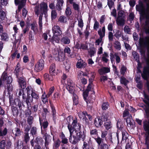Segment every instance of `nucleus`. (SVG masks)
Listing matches in <instances>:
<instances>
[{
  "label": "nucleus",
  "mask_w": 149,
  "mask_h": 149,
  "mask_svg": "<svg viewBox=\"0 0 149 149\" xmlns=\"http://www.w3.org/2000/svg\"><path fill=\"white\" fill-rule=\"evenodd\" d=\"M127 133L125 131L122 132V139L123 140H125L127 139Z\"/></svg>",
  "instance_id": "obj_59"
},
{
  "label": "nucleus",
  "mask_w": 149,
  "mask_h": 149,
  "mask_svg": "<svg viewBox=\"0 0 149 149\" xmlns=\"http://www.w3.org/2000/svg\"><path fill=\"white\" fill-rule=\"evenodd\" d=\"M109 107V104L108 102H103L102 105V107L103 110H106Z\"/></svg>",
  "instance_id": "obj_58"
},
{
  "label": "nucleus",
  "mask_w": 149,
  "mask_h": 149,
  "mask_svg": "<svg viewBox=\"0 0 149 149\" xmlns=\"http://www.w3.org/2000/svg\"><path fill=\"white\" fill-rule=\"evenodd\" d=\"M68 127L70 132L69 141L72 144H75L79 142V139H78V138L75 136H72L74 130L73 128H72V126L68 125Z\"/></svg>",
  "instance_id": "obj_7"
},
{
  "label": "nucleus",
  "mask_w": 149,
  "mask_h": 149,
  "mask_svg": "<svg viewBox=\"0 0 149 149\" xmlns=\"http://www.w3.org/2000/svg\"><path fill=\"white\" fill-rule=\"evenodd\" d=\"M58 36L55 35L53 36L52 37V42H54V41L57 43H59L61 39H60L58 37Z\"/></svg>",
  "instance_id": "obj_45"
},
{
  "label": "nucleus",
  "mask_w": 149,
  "mask_h": 149,
  "mask_svg": "<svg viewBox=\"0 0 149 149\" xmlns=\"http://www.w3.org/2000/svg\"><path fill=\"white\" fill-rule=\"evenodd\" d=\"M11 109L13 115L14 116H17L19 113V111L17 108L13 106L12 107Z\"/></svg>",
  "instance_id": "obj_40"
},
{
  "label": "nucleus",
  "mask_w": 149,
  "mask_h": 149,
  "mask_svg": "<svg viewBox=\"0 0 149 149\" xmlns=\"http://www.w3.org/2000/svg\"><path fill=\"white\" fill-rule=\"evenodd\" d=\"M86 114L87 113L86 112H82L81 111L79 112L78 113V116L81 119H84L86 118V121L87 122V120H88L86 117Z\"/></svg>",
  "instance_id": "obj_28"
},
{
  "label": "nucleus",
  "mask_w": 149,
  "mask_h": 149,
  "mask_svg": "<svg viewBox=\"0 0 149 149\" xmlns=\"http://www.w3.org/2000/svg\"><path fill=\"white\" fill-rule=\"evenodd\" d=\"M66 88L70 93L73 94V100L78 99L77 96L74 93V84L72 80H68Z\"/></svg>",
  "instance_id": "obj_5"
},
{
  "label": "nucleus",
  "mask_w": 149,
  "mask_h": 149,
  "mask_svg": "<svg viewBox=\"0 0 149 149\" xmlns=\"http://www.w3.org/2000/svg\"><path fill=\"white\" fill-rule=\"evenodd\" d=\"M146 3V6L143 4L136 5V9L139 11L141 15L140 18L141 19L146 18L147 20L144 26L149 24V0H143Z\"/></svg>",
  "instance_id": "obj_1"
},
{
  "label": "nucleus",
  "mask_w": 149,
  "mask_h": 149,
  "mask_svg": "<svg viewBox=\"0 0 149 149\" xmlns=\"http://www.w3.org/2000/svg\"><path fill=\"white\" fill-rule=\"evenodd\" d=\"M110 71L109 68L107 67H103L98 70V72L100 75L104 74L109 72Z\"/></svg>",
  "instance_id": "obj_23"
},
{
  "label": "nucleus",
  "mask_w": 149,
  "mask_h": 149,
  "mask_svg": "<svg viewBox=\"0 0 149 149\" xmlns=\"http://www.w3.org/2000/svg\"><path fill=\"white\" fill-rule=\"evenodd\" d=\"M82 148L83 149H90L89 144L86 141H84Z\"/></svg>",
  "instance_id": "obj_64"
},
{
  "label": "nucleus",
  "mask_w": 149,
  "mask_h": 149,
  "mask_svg": "<svg viewBox=\"0 0 149 149\" xmlns=\"http://www.w3.org/2000/svg\"><path fill=\"white\" fill-rule=\"evenodd\" d=\"M70 125L72 126V128H73L74 131L78 132L80 130L81 128V124L79 123H77V120L76 119L73 120L72 123V125Z\"/></svg>",
  "instance_id": "obj_12"
},
{
  "label": "nucleus",
  "mask_w": 149,
  "mask_h": 149,
  "mask_svg": "<svg viewBox=\"0 0 149 149\" xmlns=\"http://www.w3.org/2000/svg\"><path fill=\"white\" fill-rule=\"evenodd\" d=\"M7 132V130L6 128H5L2 131L1 130V128H0V136L6 135Z\"/></svg>",
  "instance_id": "obj_55"
},
{
  "label": "nucleus",
  "mask_w": 149,
  "mask_h": 149,
  "mask_svg": "<svg viewBox=\"0 0 149 149\" xmlns=\"http://www.w3.org/2000/svg\"><path fill=\"white\" fill-rule=\"evenodd\" d=\"M109 58V56L108 53L106 52H104L102 55V61L105 63H107L109 61V59H108Z\"/></svg>",
  "instance_id": "obj_30"
},
{
  "label": "nucleus",
  "mask_w": 149,
  "mask_h": 149,
  "mask_svg": "<svg viewBox=\"0 0 149 149\" xmlns=\"http://www.w3.org/2000/svg\"><path fill=\"white\" fill-rule=\"evenodd\" d=\"M122 32L119 30H116L114 36L117 38L118 39L122 36Z\"/></svg>",
  "instance_id": "obj_47"
},
{
  "label": "nucleus",
  "mask_w": 149,
  "mask_h": 149,
  "mask_svg": "<svg viewBox=\"0 0 149 149\" xmlns=\"http://www.w3.org/2000/svg\"><path fill=\"white\" fill-rule=\"evenodd\" d=\"M120 81L122 84H123L125 86H126L129 82V81L123 77H122L120 78Z\"/></svg>",
  "instance_id": "obj_42"
},
{
  "label": "nucleus",
  "mask_w": 149,
  "mask_h": 149,
  "mask_svg": "<svg viewBox=\"0 0 149 149\" xmlns=\"http://www.w3.org/2000/svg\"><path fill=\"white\" fill-rule=\"evenodd\" d=\"M9 102L11 106L15 105L19 107L20 110L22 109V102L20 100L18 99H15L13 101V98L11 96H9Z\"/></svg>",
  "instance_id": "obj_9"
},
{
  "label": "nucleus",
  "mask_w": 149,
  "mask_h": 149,
  "mask_svg": "<svg viewBox=\"0 0 149 149\" xmlns=\"http://www.w3.org/2000/svg\"><path fill=\"white\" fill-rule=\"evenodd\" d=\"M25 102L28 106L30 105V102H32L33 101V99L29 95H28L26 98H25Z\"/></svg>",
  "instance_id": "obj_35"
},
{
  "label": "nucleus",
  "mask_w": 149,
  "mask_h": 149,
  "mask_svg": "<svg viewBox=\"0 0 149 149\" xmlns=\"http://www.w3.org/2000/svg\"><path fill=\"white\" fill-rule=\"evenodd\" d=\"M24 140L26 143H27L28 142L30 139V137L29 135L28 132L25 133H24Z\"/></svg>",
  "instance_id": "obj_53"
},
{
  "label": "nucleus",
  "mask_w": 149,
  "mask_h": 149,
  "mask_svg": "<svg viewBox=\"0 0 149 149\" xmlns=\"http://www.w3.org/2000/svg\"><path fill=\"white\" fill-rule=\"evenodd\" d=\"M107 5L110 9L113 7L114 5V3L112 0H107Z\"/></svg>",
  "instance_id": "obj_56"
},
{
  "label": "nucleus",
  "mask_w": 149,
  "mask_h": 149,
  "mask_svg": "<svg viewBox=\"0 0 149 149\" xmlns=\"http://www.w3.org/2000/svg\"><path fill=\"white\" fill-rule=\"evenodd\" d=\"M77 138L79 139V141L82 139L84 141V138L85 137V135L84 134L81 132H79L77 133Z\"/></svg>",
  "instance_id": "obj_31"
},
{
  "label": "nucleus",
  "mask_w": 149,
  "mask_h": 149,
  "mask_svg": "<svg viewBox=\"0 0 149 149\" xmlns=\"http://www.w3.org/2000/svg\"><path fill=\"white\" fill-rule=\"evenodd\" d=\"M18 95L19 97L20 96H21L22 95V97L23 99L24 100L26 97V95L24 93L23 91L21 89H20L19 90Z\"/></svg>",
  "instance_id": "obj_49"
},
{
  "label": "nucleus",
  "mask_w": 149,
  "mask_h": 149,
  "mask_svg": "<svg viewBox=\"0 0 149 149\" xmlns=\"http://www.w3.org/2000/svg\"><path fill=\"white\" fill-rule=\"evenodd\" d=\"M83 77V74L82 72L80 73L79 74H78V78L79 79H80L81 80L82 83L85 84L87 83V81Z\"/></svg>",
  "instance_id": "obj_36"
},
{
  "label": "nucleus",
  "mask_w": 149,
  "mask_h": 149,
  "mask_svg": "<svg viewBox=\"0 0 149 149\" xmlns=\"http://www.w3.org/2000/svg\"><path fill=\"white\" fill-rule=\"evenodd\" d=\"M44 61L43 59L39 60L35 65V71L37 72L42 70L44 68Z\"/></svg>",
  "instance_id": "obj_11"
},
{
  "label": "nucleus",
  "mask_w": 149,
  "mask_h": 149,
  "mask_svg": "<svg viewBox=\"0 0 149 149\" xmlns=\"http://www.w3.org/2000/svg\"><path fill=\"white\" fill-rule=\"evenodd\" d=\"M60 140L59 139H57L55 142L53 146V148H58L60 145Z\"/></svg>",
  "instance_id": "obj_61"
},
{
  "label": "nucleus",
  "mask_w": 149,
  "mask_h": 149,
  "mask_svg": "<svg viewBox=\"0 0 149 149\" xmlns=\"http://www.w3.org/2000/svg\"><path fill=\"white\" fill-rule=\"evenodd\" d=\"M39 121L41 130L42 131V127L44 129H45L47 127L48 123L47 121H45L42 122V120H41L40 118H39Z\"/></svg>",
  "instance_id": "obj_27"
},
{
  "label": "nucleus",
  "mask_w": 149,
  "mask_h": 149,
  "mask_svg": "<svg viewBox=\"0 0 149 149\" xmlns=\"http://www.w3.org/2000/svg\"><path fill=\"white\" fill-rule=\"evenodd\" d=\"M49 72L50 74L53 76H55L57 74V72L55 69V66L54 64L51 65L50 67Z\"/></svg>",
  "instance_id": "obj_21"
},
{
  "label": "nucleus",
  "mask_w": 149,
  "mask_h": 149,
  "mask_svg": "<svg viewBox=\"0 0 149 149\" xmlns=\"http://www.w3.org/2000/svg\"><path fill=\"white\" fill-rule=\"evenodd\" d=\"M35 142L38 144H37L42 145L43 143V140L41 137L38 136L36 139Z\"/></svg>",
  "instance_id": "obj_33"
},
{
  "label": "nucleus",
  "mask_w": 149,
  "mask_h": 149,
  "mask_svg": "<svg viewBox=\"0 0 149 149\" xmlns=\"http://www.w3.org/2000/svg\"><path fill=\"white\" fill-rule=\"evenodd\" d=\"M53 33L55 36H60L62 33L59 26L57 25L54 26L52 28Z\"/></svg>",
  "instance_id": "obj_13"
},
{
  "label": "nucleus",
  "mask_w": 149,
  "mask_h": 149,
  "mask_svg": "<svg viewBox=\"0 0 149 149\" xmlns=\"http://www.w3.org/2000/svg\"><path fill=\"white\" fill-rule=\"evenodd\" d=\"M30 133L33 136H34L37 133V128L35 127H32L30 130Z\"/></svg>",
  "instance_id": "obj_34"
},
{
  "label": "nucleus",
  "mask_w": 149,
  "mask_h": 149,
  "mask_svg": "<svg viewBox=\"0 0 149 149\" xmlns=\"http://www.w3.org/2000/svg\"><path fill=\"white\" fill-rule=\"evenodd\" d=\"M144 29L146 33L149 34V24L144 26ZM139 43L141 45L145 46L149 52V37H146L145 40L143 38H140Z\"/></svg>",
  "instance_id": "obj_4"
},
{
  "label": "nucleus",
  "mask_w": 149,
  "mask_h": 149,
  "mask_svg": "<svg viewBox=\"0 0 149 149\" xmlns=\"http://www.w3.org/2000/svg\"><path fill=\"white\" fill-rule=\"evenodd\" d=\"M10 84V83L8 84L7 85V88H6V89H7L8 94H10V92L12 91L13 90V86Z\"/></svg>",
  "instance_id": "obj_52"
},
{
  "label": "nucleus",
  "mask_w": 149,
  "mask_h": 149,
  "mask_svg": "<svg viewBox=\"0 0 149 149\" xmlns=\"http://www.w3.org/2000/svg\"><path fill=\"white\" fill-rule=\"evenodd\" d=\"M78 25L81 29L84 26L83 22L82 19L80 18L78 19Z\"/></svg>",
  "instance_id": "obj_62"
},
{
  "label": "nucleus",
  "mask_w": 149,
  "mask_h": 149,
  "mask_svg": "<svg viewBox=\"0 0 149 149\" xmlns=\"http://www.w3.org/2000/svg\"><path fill=\"white\" fill-rule=\"evenodd\" d=\"M22 132L20 129L17 127H16L12 130V133L13 135H14L15 138L16 137L19 136L21 135Z\"/></svg>",
  "instance_id": "obj_18"
},
{
  "label": "nucleus",
  "mask_w": 149,
  "mask_h": 149,
  "mask_svg": "<svg viewBox=\"0 0 149 149\" xmlns=\"http://www.w3.org/2000/svg\"><path fill=\"white\" fill-rule=\"evenodd\" d=\"M115 47L116 49L120 50L121 49V44L120 42L116 41L114 42Z\"/></svg>",
  "instance_id": "obj_44"
},
{
  "label": "nucleus",
  "mask_w": 149,
  "mask_h": 149,
  "mask_svg": "<svg viewBox=\"0 0 149 149\" xmlns=\"http://www.w3.org/2000/svg\"><path fill=\"white\" fill-rule=\"evenodd\" d=\"M21 143H22V141H20L19 140H18L17 141L16 144H15V146H16V148H21Z\"/></svg>",
  "instance_id": "obj_63"
},
{
  "label": "nucleus",
  "mask_w": 149,
  "mask_h": 149,
  "mask_svg": "<svg viewBox=\"0 0 149 149\" xmlns=\"http://www.w3.org/2000/svg\"><path fill=\"white\" fill-rule=\"evenodd\" d=\"M2 78L4 81H6L8 84L11 83L12 81L11 77L10 76H8L7 73L4 72L1 76Z\"/></svg>",
  "instance_id": "obj_15"
},
{
  "label": "nucleus",
  "mask_w": 149,
  "mask_h": 149,
  "mask_svg": "<svg viewBox=\"0 0 149 149\" xmlns=\"http://www.w3.org/2000/svg\"><path fill=\"white\" fill-rule=\"evenodd\" d=\"M47 6L45 3H42L40 4V8L38 6H36L35 8V13L38 15L40 13L41 14L40 15L39 18V25L40 30L42 29V15L43 13L45 14L47 11Z\"/></svg>",
  "instance_id": "obj_3"
},
{
  "label": "nucleus",
  "mask_w": 149,
  "mask_h": 149,
  "mask_svg": "<svg viewBox=\"0 0 149 149\" xmlns=\"http://www.w3.org/2000/svg\"><path fill=\"white\" fill-rule=\"evenodd\" d=\"M31 29L34 32H36L37 30V24L36 22H34L31 24Z\"/></svg>",
  "instance_id": "obj_46"
},
{
  "label": "nucleus",
  "mask_w": 149,
  "mask_h": 149,
  "mask_svg": "<svg viewBox=\"0 0 149 149\" xmlns=\"http://www.w3.org/2000/svg\"><path fill=\"white\" fill-rule=\"evenodd\" d=\"M26 2V0H22L20 1L19 0H15V3L16 5L19 4L18 7V9L20 11L21 9L24 7Z\"/></svg>",
  "instance_id": "obj_16"
},
{
  "label": "nucleus",
  "mask_w": 149,
  "mask_h": 149,
  "mask_svg": "<svg viewBox=\"0 0 149 149\" xmlns=\"http://www.w3.org/2000/svg\"><path fill=\"white\" fill-rule=\"evenodd\" d=\"M124 30L125 33L130 34H131V29L128 26L126 25L124 26Z\"/></svg>",
  "instance_id": "obj_43"
},
{
  "label": "nucleus",
  "mask_w": 149,
  "mask_h": 149,
  "mask_svg": "<svg viewBox=\"0 0 149 149\" xmlns=\"http://www.w3.org/2000/svg\"><path fill=\"white\" fill-rule=\"evenodd\" d=\"M3 9V8H1L0 10V19L2 20H3L6 17V13Z\"/></svg>",
  "instance_id": "obj_32"
},
{
  "label": "nucleus",
  "mask_w": 149,
  "mask_h": 149,
  "mask_svg": "<svg viewBox=\"0 0 149 149\" xmlns=\"http://www.w3.org/2000/svg\"><path fill=\"white\" fill-rule=\"evenodd\" d=\"M31 95L33 99L34 98L37 100H38L39 98L38 94L35 92H32L31 94Z\"/></svg>",
  "instance_id": "obj_57"
},
{
  "label": "nucleus",
  "mask_w": 149,
  "mask_h": 149,
  "mask_svg": "<svg viewBox=\"0 0 149 149\" xmlns=\"http://www.w3.org/2000/svg\"><path fill=\"white\" fill-rule=\"evenodd\" d=\"M1 39L4 41H7L9 39L8 35L6 32H2L0 34Z\"/></svg>",
  "instance_id": "obj_25"
},
{
  "label": "nucleus",
  "mask_w": 149,
  "mask_h": 149,
  "mask_svg": "<svg viewBox=\"0 0 149 149\" xmlns=\"http://www.w3.org/2000/svg\"><path fill=\"white\" fill-rule=\"evenodd\" d=\"M105 29L104 26L102 27V29H99L98 31V33L100 36V38H102L105 36Z\"/></svg>",
  "instance_id": "obj_24"
},
{
  "label": "nucleus",
  "mask_w": 149,
  "mask_h": 149,
  "mask_svg": "<svg viewBox=\"0 0 149 149\" xmlns=\"http://www.w3.org/2000/svg\"><path fill=\"white\" fill-rule=\"evenodd\" d=\"M134 13L132 12H131L129 15L128 19L130 21H132L134 19Z\"/></svg>",
  "instance_id": "obj_60"
},
{
  "label": "nucleus",
  "mask_w": 149,
  "mask_h": 149,
  "mask_svg": "<svg viewBox=\"0 0 149 149\" xmlns=\"http://www.w3.org/2000/svg\"><path fill=\"white\" fill-rule=\"evenodd\" d=\"M8 3V0H1L0 1V10L3 8L2 6H6Z\"/></svg>",
  "instance_id": "obj_39"
},
{
  "label": "nucleus",
  "mask_w": 149,
  "mask_h": 149,
  "mask_svg": "<svg viewBox=\"0 0 149 149\" xmlns=\"http://www.w3.org/2000/svg\"><path fill=\"white\" fill-rule=\"evenodd\" d=\"M142 76L143 79L147 80L149 78V60L147 61L146 65L144 68Z\"/></svg>",
  "instance_id": "obj_8"
},
{
  "label": "nucleus",
  "mask_w": 149,
  "mask_h": 149,
  "mask_svg": "<svg viewBox=\"0 0 149 149\" xmlns=\"http://www.w3.org/2000/svg\"><path fill=\"white\" fill-rule=\"evenodd\" d=\"M103 121L99 118H97L95 119L94 124L97 127H99L102 125Z\"/></svg>",
  "instance_id": "obj_26"
},
{
  "label": "nucleus",
  "mask_w": 149,
  "mask_h": 149,
  "mask_svg": "<svg viewBox=\"0 0 149 149\" xmlns=\"http://www.w3.org/2000/svg\"><path fill=\"white\" fill-rule=\"evenodd\" d=\"M86 65V63L84 62L81 59L79 60L76 64V67L78 68H84Z\"/></svg>",
  "instance_id": "obj_22"
},
{
  "label": "nucleus",
  "mask_w": 149,
  "mask_h": 149,
  "mask_svg": "<svg viewBox=\"0 0 149 149\" xmlns=\"http://www.w3.org/2000/svg\"><path fill=\"white\" fill-rule=\"evenodd\" d=\"M148 87L149 91V82L148 84ZM144 96L147 100H144V102L149 105V96L145 94H144ZM144 107V109L146 113L147 117L148 119V121H146L144 123L143 127L147 133L146 139V143L147 145V147H149V107H146L145 106Z\"/></svg>",
  "instance_id": "obj_2"
},
{
  "label": "nucleus",
  "mask_w": 149,
  "mask_h": 149,
  "mask_svg": "<svg viewBox=\"0 0 149 149\" xmlns=\"http://www.w3.org/2000/svg\"><path fill=\"white\" fill-rule=\"evenodd\" d=\"M110 56L111 61L112 63L114 62V59H115L116 63H118L120 62L121 59L118 53L115 52L114 54L111 53L110 54Z\"/></svg>",
  "instance_id": "obj_10"
},
{
  "label": "nucleus",
  "mask_w": 149,
  "mask_h": 149,
  "mask_svg": "<svg viewBox=\"0 0 149 149\" xmlns=\"http://www.w3.org/2000/svg\"><path fill=\"white\" fill-rule=\"evenodd\" d=\"M61 138L62 139L61 142L63 144H67L68 143V140L65 137L64 134L62 133L61 136Z\"/></svg>",
  "instance_id": "obj_37"
},
{
  "label": "nucleus",
  "mask_w": 149,
  "mask_h": 149,
  "mask_svg": "<svg viewBox=\"0 0 149 149\" xmlns=\"http://www.w3.org/2000/svg\"><path fill=\"white\" fill-rule=\"evenodd\" d=\"M132 54L134 58L139 63V55L135 51L133 52Z\"/></svg>",
  "instance_id": "obj_50"
},
{
  "label": "nucleus",
  "mask_w": 149,
  "mask_h": 149,
  "mask_svg": "<svg viewBox=\"0 0 149 149\" xmlns=\"http://www.w3.org/2000/svg\"><path fill=\"white\" fill-rule=\"evenodd\" d=\"M47 97H48L47 95L43 94L41 97V99L42 102L44 103H45L48 102Z\"/></svg>",
  "instance_id": "obj_48"
},
{
  "label": "nucleus",
  "mask_w": 149,
  "mask_h": 149,
  "mask_svg": "<svg viewBox=\"0 0 149 149\" xmlns=\"http://www.w3.org/2000/svg\"><path fill=\"white\" fill-rule=\"evenodd\" d=\"M63 3V0H57V3L56 6V8L57 10H60L61 9V7Z\"/></svg>",
  "instance_id": "obj_29"
},
{
  "label": "nucleus",
  "mask_w": 149,
  "mask_h": 149,
  "mask_svg": "<svg viewBox=\"0 0 149 149\" xmlns=\"http://www.w3.org/2000/svg\"><path fill=\"white\" fill-rule=\"evenodd\" d=\"M17 78H18V81L21 88L24 89L26 87V84L24 79L21 76L17 74Z\"/></svg>",
  "instance_id": "obj_14"
},
{
  "label": "nucleus",
  "mask_w": 149,
  "mask_h": 149,
  "mask_svg": "<svg viewBox=\"0 0 149 149\" xmlns=\"http://www.w3.org/2000/svg\"><path fill=\"white\" fill-rule=\"evenodd\" d=\"M104 126L106 129L108 130L112 127V125L110 122H107L104 123Z\"/></svg>",
  "instance_id": "obj_51"
},
{
  "label": "nucleus",
  "mask_w": 149,
  "mask_h": 149,
  "mask_svg": "<svg viewBox=\"0 0 149 149\" xmlns=\"http://www.w3.org/2000/svg\"><path fill=\"white\" fill-rule=\"evenodd\" d=\"M56 60L59 61H63L65 58V55L64 53L61 52H58V54L55 56Z\"/></svg>",
  "instance_id": "obj_17"
},
{
  "label": "nucleus",
  "mask_w": 149,
  "mask_h": 149,
  "mask_svg": "<svg viewBox=\"0 0 149 149\" xmlns=\"http://www.w3.org/2000/svg\"><path fill=\"white\" fill-rule=\"evenodd\" d=\"M116 22L118 25H124L125 24V17H117L116 19Z\"/></svg>",
  "instance_id": "obj_19"
},
{
  "label": "nucleus",
  "mask_w": 149,
  "mask_h": 149,
  "mask_svg": "<svg viewBox=\"0 0 149 149\" xmlns=\"http://www.w3.org/2000/svg\"><path fill=\"white\" fill-rule=\"evenodd\" d=\"M70 63L69 62L66 61L64 63L65 69L67 72H68L70 68Z\"/></svg>",
  "instance_id": "obj_54"
},
{
  "label": "nucleus",
  "mask_w": 149,
  "mask_h": 149,
  "mask_svg": "<svg viewBox=\"0 0 149 149\" xmlns=\"http://www.w3.org/2000/svg\"><path fill=\"white\" fill-rule=\"evenodd\" d=\"M126 122L128 125H129L131 126L133 125L134 122L131 116H130L127 118Z\"/></svg>",
  "instance_id": "obj_38"
},
{
  "label": "nucleus",
  "mask_w": 149,
  "mask_h": 149,
  "mask_svg": "<svg viewBox=\"0 0 149 149\" xmlns=\"http://www.w3.org/2000/svg\"><path fill=\"white\" fill-rule=\"evenodd\" d=\"M51 137L48 134H45V146L47 149H48V145L51 141Z\"/></svg>",
  "instance_id": "obj_20"
},
{
  "label": "nucleus",
  "mask_w": 149,
  "mask_h": 149,
  "mask_svg": "<svg viewBox=\"0 0 149 149\" xmlns=\"http://www.w3.org/2000/svg\"><path fill=\"white\" fill-rule=\"evenodd\" d=\"M71 36V34L68 29L65 32L64 36L61 39L60 41L62 43L68 44L70 42V38Z\"/></svg>",
  "instance_id": "obj_6"
},
{
  "label": "nucleus",
  "mask_w": 149,
  "mask_h": 149,
  "mask_svg": "<svg viewBox=\"0 0 149 149\" xmlns=\"http://www.w3.org/2000/svg\"><path fill=\"white\" fill-rule=\"evenodd\" d=\"M58 21L60 22L64 23L67 22V19L65 16H62L59 17Z\"/></svg>",
  "instance_id": "obj_41"
}]
</instances>
